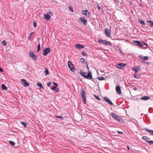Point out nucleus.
Listing matches in <instances>:
<instances>
[{
  "instance_id": "1",
  "label": "nucleus",
  "mask_w": 153,
  "mask_h": 153,
  "mask_svg": "<svg viewBox=\"0 0 153 153\" xmlns=\"http://www.w3.org/2000/svg\"><path fill=\"white\" fill-rule=\"evenodd\" d=\"M80 74L82 77L85 79H90L92 78V73L91 71H88L87 74L80 71Z\"/></svg>"
},
{
  "instance_id": "2",
  "label": "nucleus",
  "mask_w": 153,
  "mask_h": 153,
  "mask_svg": "<svg viewBox=\"0 0 153 153\" xmlns=\"http://www.w3.org/2000/svg\"><path fill=\"white\" fill-rule=\"evenodd\" d=\"M111 116L112 117L113 119L114 120H117L118 122L121 123H124V120L121 118L117 115L114 113H111Z\"/></svg>"
},
{
  "instance_id": "3",
  "label": "nucleus",
  "mask_w": 153,
  "mask_h": 153,
  "mask_svg": "<svg viewBox=\"0 0 153 153\" xmlns=\"http://www.w3.org/2000/svg\"><path fill=\"white\" fill-rule=\"evenodd\" d=\"M98 42L99 43L106 45H111V43L107 41L106 40H103L102 39H99L98 40Z\"/></svg>"
},
{
  "instance_id": "4",
  "label": "nucleus",
  "mask_w": 153,
  "mask_h": 153,
  "mask_svg": "<svg viewBox=\"0 0 153 153\" xmlns=\"http://www.w3.org/2000/svg\"><path fill=\"white\" fill-rule=\"evenodd\" d=\"M29 56L33 60L37 61L38 58L37 56L34 53L33 51H30L29 52Z\"/></svg>"
},
{
  "instance_id": "5",
  "label": "nucleus",
  "mask_w": 153,
  "mask_h": 153,
  "mask_svg": "<svg viewBox=\"0 0 153 153\" xmlns=\"http://www.w3.org/2000/svg\"><path fill=\"white\" fill-rule=\"evenodd\" d=\"M80 95L82 96V101L85 104L86 103V98H85V91L84 89L81 88L80 89Z\"/></svg>"
},
{
  "instance_id": "6",
  "label": "nucleus",
  "mask_w": 153,
  "mask_h": 153,
  "mask_svg": "<svg viewBox=\"0 0 153 153\" xmlns=\"http://www.w3.org/2000/svg\"><path fill=\"white\" fill-rule=\"evenodd\" d=\"M68 68L71 71L73 72L75 71V69L74 66L71 61H68Z\"/></svg>"
},
{
  "instance_id": "7",
  "label": "nucleus",
  "mask_w": 153,
  "mask_h": 153,
  "mask_svg": "<svg viewBox=\"0 0 153 153\" xmlns=\"http://www.w3.org/2000/svg\"><path fill=\"white\" fill-rule=\"evenodd\" d=\"M79 21L81 23L83 24V25L85 26L88 23L87 20L85 19L84 17H81L79 18Z\"/></svg>"
},
{
  "instance_id": "8",
  "label": "nucleus",
  "mask_w": 153,
  "mask_h": 153,
  "mask_svg": "<svg viewBox=\"0 0 153 153\" xmlns=\"http://www.w3.org/2000/svg\"><path fill=\"white\" fill-rule=\"evenodd\" d=\"M50 51V48H45L43 50L42 54L44 56H46Z\"/></svg>"
},
{
  "instance_id": "9",
  "label": "nucleus",
  "mask_w": 153,
  "mask_h": 153,
  "mask_svg": "<svg viewBox=\"0 0 153 153\" xmlns=\"http://www.w3.org/2000/svg\"><path fill=\"white\" fill-rule=\"evenodd\" d=\"M51 13H52L51 11L48 12L47 14H45L44 16V19H46L47 20H50L51 18V16H50Z\"/></svg>"
},
{
  "instance_id": "10",
  "label": "nucleus",
  "mask_w": 153,
  "mask_h": 153,
  "mask_svg": "<svg viewBox=\"0 0 153 153\" xmlns=\"http://www.w3.org/2000/svg\"><path fill=\"white\" fill-rule=\"evenodd\" d=\"M21 81L22 84L24 86L26 87L29 86V84L25 79H22Z\"/></svg>"
},
{
  "instance_id": "11",
  "label": "nucleus",
  "mask_w": 153,
  "mask_h": 153,
  "mask_svg": "<svg viewBox=\"0 0 153 153\" xmlns=\"http://www.w3.org/2000/svg\"><path fill=\"white\" fill-rule=\"evenodd\" d=\"M104 33L107 37H110V32L108 28H106L105 29Z\"/></svg>"
},
{
  "instance_id": "12",
  "label": "nucleus",
  "mask_w": 153,
  "mask_h": 153,
  "mask_svg": "<svg viewBox=\"0 0 153 153\" xmlns=\"http://www.w3.org/2000/svg\"><path fill=\"white\" fill-rule=\"evenodd\" d=\"M132 70L135 71V73H136L140 70V68L139 66H136L132 68Z\"/></svg>"
},
{
  "instance_id": "13",
  "label": "nucleus",
  "mask_w": 153,
  "mask_h": 153,
  "mask_svg": "<svg viewBox=\"0 0 153 153\" xmlns=\"http://www.w3.org/2000/svg\"><path fill=\"white\" fill-rule=\"evenodd\" d=\"M116 90L117 93L118 94H120L121 93V88L119 85H117L116 87Z\"/></svg>"
},
{
  "instance_id": "14",
  "label": "nucleus",
  "mask_w": 153,
  "mask_h": 153,
  "mask_svg": "<svg viewBox=\"0 0 153 153\" xmlns=\"http://www.w3.org/2000/svg\"><path fill=\"white\" fill-rule=\"evenodd\" d=\"M126 65V64L120 63L117 65V67L119 69H121L124 68Z\"/></svg>"
},
{
  "instance_id": "15",
  "label": "nucleus",
  "mask_w": 153,
  "mask_h": 153,
  "mask_svg": "<svg viewBox=\"0 0 153 153\" xmlns=\"http://www.w3.org/2000/svg\"><path fill=\"white\" fill-rule=\"evenodd\" d=\"M82 14L83 15H85L87 17H89L90 15L89 12H88V11L86 10L83 11H82Z\"/></svg>"
},
{
  "instance_id": "16",
  "label": "nucleus",
  "mask_w": 153,
  "mask_h": 153,
  "mask_svg": "<svg viewBox=\"0 0 153 153\" xmlns=\"http://www.w3.org/2000/svg\"><path fill=\"white\" fill-rule=\"evenodd\" d=\"M104 100L107 102L110 105H113V104L109 99L107 98L106 97H104L103 98Z\"/></svg>"
},
{
  "instance_id": "17",
  "label": "nucleus",
  "mask_w": 153,
  "mask_h": 153,
  "mask_svg": "<svg viewBox=\"0 0 153 153\" xmlns=\"http://www.w3.org/2000/svg\"><path fill=\"white\" fill-rule=\"evenodd\" d=\"M134 42L135 45L140 46V48H142L143 47V45L140 41H134Z\"/></svg>"
},
{
  "instance_id": "18",
  "label": "nucleus",
  "mask_w": 153,
  "mask_h": 153,
  "mask_svg": "<svg viewBox=\"0 0 153 153\" xmlns=\"http://www.w3.org/2000/svg\"><path fill=\"white\" fill-rule=\"evenodd\" d=\"M75 47L78 49H82L84 48V46L79 44H77L75 45Z\"/></svg>"
},
{
  "instance_id": "19",
  "label": "nucleus",
  "mask_w": 153,
  "mask_h": 153,
  "mask_svg": "<svg viewBox=\"0 0 153 153\" xmlns=\"http://www.w3.org/2000/svg\"><path fill=\"white\" fill-rule=\"evenodd\" d=\"M51 89L53 91H55V93L58 92L59 91V88L57 86H53L52 88H51Z\"/></svg>"
},
{
  "instance_id": "20",
  "label": "nucleus",
  "mask_w": 153,
  "mask_h": 153,
  "mask_svg": "<svg viewBox=\"0 0 153 153\" xmlns=\"http://www.w3.org/2000/svg\"><path fill=\"white\" fill-rule=\"evenodd\" d=\"M150 97L149 96H143L141 98V99L142 100H147L150 99Z\"/></svg>"
},
{
  "instance_id": "21",
  "label": "nucleus",
  "mask_w": 153,
  "mask_h": 153,
  "mask_svg": "<svg viewBox=\"0 0 153 153\" xmlns=\"http://www.w3.org/2000/svg\"><path fill=\"white\" fill-rule=\"evenodd\" d=\"M138 21L141 25H145L146 24L143 20L142 19H138Z\"/></svg>"
},
{
  "instance_id": "22",
  "label": "nucleus",
  "mask_w": 153,
  "mask_h": 153,
  "mask_svg": "<svg viewBox=\"0 0 153 153\" xmlns=\"http://www.w3.org/2000/svg\"><path fill=\"white\" fill-rule=\"evenodd\" d=\"M142 138L143 140H145L146 142H147V141H149L148 140H149L150 139V138H148L146 136H143Z\"/></svg>"
},
{
  "instance_id": "23",
  "label": "nucleus",
  "mask_w": 153,
  "mask_h": 153,
  "mask_svg": "<svg viewBox=\"0 0 153 153\" xmlns=\"http://www.w3.org/2000/svg\"><path fill=\"white\" fill-rule=\"evenodd\" d=\"M147 21L150 23L151 27L153 28V22L151 20H147Z\"/></svg>"
},
{
  "instance_id": "24",
  "label": "nucleus",
  "mask_w": 153,
  "mask_h": 153,
  "mask_svg": "<svg viewBox=\"0 0 153 153\" xmlns=\"http://www.w3.org/2000/svg\"><path fill=\"white\" fill-rule=\"evenodd\" d=\"M37 85L38 86L40 87L42 89H43L44 88L42 86V84L39 82H37Z\"/></svg>"
},
{
  "instance_id": "25",
  "label": "nucleus",
  "mask_w": 153,
  "mask_h": 153,
  "mask_svg": "<svg viewBox=\"0 0 153 153\" xmlns=\"http://www.w3.org/2000/svg\"><path fill=\"white\" fill-rule=\"evenodd\" d=\"M1 87L2 89L5 90H6L7 89V87L4 84H2Z\"/></svg>"
},
{
  "instance_id": "26",
  "label": "nucleus",
  "mask_w": 153,
  "mask_h": 153,
  "mask_svg": "<svg viewBox=\"0 0 153 153\" xmlns=\"http://www.w3.org/2000/svg\"><path fill=\"white\" fill-rule=\"evenodd\" d=\"M44 73H45V75H47L49 74V71L47 68H45Z\"/></svg>"
},
{
  "instance_id": "27",
  "label": "nucleus",
  "mask_w": 153,
  "mask_h": 153,
  "mask_svg": "<svg viewBox=\"0 0 153 153\" xmlns=\"http://www.w3.org/2000/svg\"><path fill=\"white\" fill-rule=\"evenodd\" d=\"M97 79H98L100 80H105V78L103 76L98 77Z\"/></svg>"
},
{
  "instance_id": "28",
  "label": "nucleus",
  "mask_w": 153,
  "mask_h": 153,
  "mask_svg": "<svg viewBox=\"0 0 153 153\" xmlns=\"http://www.w3.org/2000/svg\"><path fill=\"white\" fill-rule=\"evenodd\" d=\"M40 44L39 43V45L37 46V52H39L40 51Z\"/></svg>"
},
{
  "instance_id": "29",
  "label": "nucleus",
  "mask_w": 153,
  "mask_h": 153,
  "mask_svg": "<svg viewBox=\"0 0 153 153\" xmlns=\"http://www.w3.org/2000/svg\"><path fill=\"white\" fill-rule=\"evenodd\" d=\"M134 77L137 79H139L140 78V76H137L136 73H135V74L134 75Z\"/></svg>"
},
{
  "instance_id": "30",
  "label": "nucleus",
  "mask_w": 153,
  "mask_h": 153,
  "mask_svg": "<svg viewBox=\"0 0 153 153\" xmlns=\"http://www.w3.org/2000/svg\"><path fill=\"white\" fill-rule=\"evenodd\" d=\"M9 142L12 146H13L15 144V143L13 141H10Z\"/></svg>"
},
{
  "instance_id": "31",
  "label": "nucleus",
  "mask_w": 153,
  "mask_h": 153,
  "mask_svg": "<svg viewBox=\"0 0 153 153\" xmlns=\"http://www.w3.org/2000/svg\"><path fill=\"white\" fill-rule=\"evenodd\" d=\"M68 8L69 10L73 12V9L72 8V7L71 6H68Z\"/></svg>"
},
{
  "instance_id": "32",
  "label": "nucleus",
  "mask_w": 153,
  "mask_h": 153,
  "mask_svg": "<svg viewBox=\"0 0 153 153\" xmlns=\"http://www.w3.org/2000/svg\"><path fill=\"white\" fill-rule=\"evenodd\" d=\"M25 127H26L27 124L23 122H20Z\"/></svg>"
},
{
  "instance_id": "33",
  "label": "nucleus",
  "mask_w": 153,
  "mask_h": 153,
  "mask_svg": "<svg viewBox=\"0 0 153 153\" xmlns=\"http://www.w3.org/2000/svg\"><path fill=\"white\" fill-rule=\"evenodd\" d=\"M94 97L96 98V99H97L99 100H100V99L99 97L95 94L94 95Z\"/></svg>"
},
{
  "instance_id": "34",
  "label": "nucleus",
  "mask_w": 153,
  "mask_h": 153,
  "mask_svg": "<svg viewBox=\"0 0 153 153\" xmlns=\"http://www.w3.org/2000/svg\"><path fill=\"white\" fill-rule=\"evenodd\" d=\"M148 59V56H144L143 58V59L144 61L147 60Z\"/></svg>"
},
{
  "instance_id": "35",
  "label": "nucleus",
  "mask_w": 153,
  "mask_h": 153,
  "mask_svg": "<svg viewBox=\"0 0 153 153\" xmlns=\"http://www.w3.org/2000/svg\"><path fill=\"white\" fill-rule=\"evenodd\" d=\"M145 129L146 131H148L149 132L152 134V132L153 130H149L147 128H146Z\"/></svg>"
},
{
  "instance_id": "36",
  "label": "nucleus",
  "mask_w": 153,
  "mask_h": 153,
  "mask_svg": "<svg viewBox=\"0 0 153 153\" xmlns=\"http://www.w3.org/2000/svg\"><path fill=\"white\" fill-rule=\"evenodd\" d=\"M2 44L4 46H6L7 45L6 42L5 40H3L2 42Z\"/></svg>"
},
{
  "instance_id": "37",
  "label": "nucleus",
  "mask_w": 153,
  "mask_h": 153,
  "mask_svg": "<svg viewBox=\"0 0 153 153\" xmlns=\"http://www.w3.org/2000/svg\"><path fill=\"white\" fill-rule=\"evenodd\" d=\"M56 117L57 118H59V119H63V117L61 116H56Z\"/></svg>"
},
{
  "instance_id": "38",
  "label": "nucleus",
  "mask_w": 153,
  "mask_h": 153,
  "mask_svg": "<svg viewBox=\"0 0 153 153\" xmlns=\"http://www.w3.org/2000/svg\"><path fill=\"white\" fill-rule=\"evenodd\" d=\"M147 142L149 144H152L153 143V141L151 140V141H147Z\"/></svg>"
},
{
  "instance_id": "39",
  "label": "nucleus",
  "mask_w": 153,
  "mask_h": 153,
  "mask_svg": "<svg viewBox=\"0 0 153 153\" xmlns=\"http://www.w3.org/2000/svg\"><path fill=\"white\" fill-rule=\"evenodd\" d=\"M37 23L35 22H33V26L34 27H36Z\"/></svg>"
},
{
  "instance_id": "40",
  "label": "nucleus",
  "mask_w": 153,
  "mask_h": 153,
  "mask_svg": "<svg viewBox=\"0 0 153 153\" xmlns=\"http://www.w3.org/2000/svg\"><path fill=\"white\" fill-rule=\"evenodd\" d=\"M51 84V82H48L47 83V85L48 87H50Z\"/></svg>"
},
{
  "instance_id": "41",
  "label": "nucleus",
  "mask_w": 153,
  "mask_h": 153,
  "mask_svg": "<svg viewBox=\"0 0 153 153\" xmlns=\"http://www.w3.org/2000/svg\"><path fill=\"white\" fill-rule=\"evenodd\" d=\"M81 53L84 56H85L87 55V54L83 51H82L81 52Z\"/></svg>"
},
{
  "instance_id": "42",
  "label": "nucleus",
  "mask_w": 153,
  "mask_h": 153,
  "mask_svg": "<svg viewBox=\"0 0 153 153\" xmlns=\"http://www.w3.org/2000/svg\"><path fill=\"white\" fill-rule=\"evenodd\" d=\"M80 60L81 61V62H82V63H83L85 61V59H84L83 58H81L80 59Z\"/></svg>"
},
{
  "instance_id": "43",
  "label": "nucleus",
  "mask_w": 153,
  "mask_h": 153,
  "mask_svg": "<svg viewBox=\"0 0 153 153\" xmlns=\"http://www.w3.org/2000/svg\"><path fill=\"white\" fill-rule=\"evenodd\" d=\"M33 33V32H32V33H30V34H29V38H28V39L29 40V39H30V38H31V36H32V34Z\"/></svg>"
},
{
  "instance_id": "44",
  "label": "nucleus",
  "mask_w": 153,
  "mask_h": 153,
  "mask_svg": "<svg viewBox=\"0 0 153 153\" xmlns=\"http://www.w3.org/2000/svg\"><path fill=\"white\" fill-rule=\"evenodd\" d=\"M97 7H98V9L99 10H101V7H100L99 5H97Z\"/></svg>"
},
{
  "instance_id": "45",
  "label": "nucleus",
  "mask_w": 153,
  "mask_h": 153,
  "mask_svg": "<svg viewBox=\"0 0 153 153\" xmlns=\"http://www.w3.org/2000/svg\"><path fill=\"white\" fill-rule=\"evenodd\" d=\"M117 132L119 133V134H123V132L120 131H117Z\"/></svg>"
},
{
  "instance_id": "46",
  "label": "nucleus",
  "mask_w": 153,
  "mask_h": 153,
  "mask_svg": "<svg viewBox=\"0 0 153 153\" xmlns=\"http://www.w3.org/2000/svg\"><path fill=\"white\" fill-rule=\"evenodd\" d=\"M53 84L54 85H55V86H58V84H57V83H55V82H53Z\"/></svg>"
},
{
  "instance_id": "47",
  "label": "nucleus",
  "mask_w": 153,
  "mask_h": 153,
  "mask_svg": "<svg viewBox=\"0 0 153 153\" xmlns=\"http://www.w3.org/2000/svg\"><path fill=\"white\" fill-rule=\"evenodd\" d=\"M85 63L86 64V67L87 68V70H89V68L88 66V64L87 63V62H85Z\"/></svg>"
},
{
  "instance_id": "48",
  "label": "nucleus",
  "mask_w": 153,
  "mask_h": 153,
  "mask_svg": "<svg viewBox=\"0 0 153 153\" xmlns=\"http://www.w3.org/2000/svg\"><path fill=\"white\" fill-rule=\"evenodd\" d=\"M139 58L141 59H143V57L141 55H139Z\"/></svg>"
},
{
  "instance_id": "49",
  "label": "nucleus",
  "mask_w": 153,
  "mask_h": 153,
  "mask_svg": "<svg viewBox=\"0 0 153 153\" xmlns=\"http://www.w3.org/2000/svg\"><path fill=\"white\" fill-rule=\"evenodd\" d=\"M137 88L135 87H134V88H133V90L134 91H136L137 90Z\"/></svg>"
},
{
  "instance_id": "50",
  "label": "nucleus",
  "mask_w": 153,
  "mask_h": 153,
  "mask_svg": "<svg viewBox=\"0 0 153 153\" xmlns=\"http://www.w3.org/2000/svg\"><path fill=\"white\" fill-rule=\"evenodd\" d=\"M91 80L94 82L95 83H96V82H95V81L94 80V79H93L92 78L91 79Z\"/></svg>"
},
{
  "instance_id": "51",
  "label": "nucleus",
  "mask_w": 153,
  "mask_h": 153,
  "mask_svg": "<svg viewBox=\"0 0 153 153\" xmlns=\"http://www.w3.org/2000/svg\"><path fill=\"white\" fill-rule=\"evenodd\" d=\"M143 43H144V44H145L147 46V47H148V45H147V44L146 43H145L144 42H143Z\"/></svg>"
},
{
  "instance_id": "52",
  "label": "nucleus",
  "mask_w": 153,
  "mask_h": 153,
  "mask_svg": "<svg viewBox=\"0 0 153 153\" xmlns=\"http://www.w3.org/2000/svg\"><path fill=\"white\" fill-rule=\"evenodd\" d=\"M127 149H128V150H130V148L129 147V146H127Z\"/></svg>"
},
{
  "instance_id": "53",
  "label": "nucleus",
  "mask_w": 153,
  "mask_h": 153,
  "mask_svg": "<svg viewBox=\"0 0 153 153\" xmlns=\"http://www.w3.org/2000/svg\"><path fill=\"white\" fill-rule=\"evenodd\" d=\"M120 52L121 53H122V54H123V53L121 51H120Z\"/></svg>"
},
{
  "instance_id": "54",
  "label": "nucleus",
  "mask_w": 153,
  "mask_h": 153,
  "mask_svg": "<svg viewBox=\"0 0 153 153\" xmlns=\"http://www.w3.org/2000/svg\"><path fill=\"white\" fill-rule=\"evenodd\" d=\"M140 5L142 7H143V6L141 4H140Z\"/></svg>"
},
{
  "instance_id": "55",
  "label": "nucleus",
  "mask_w": 153,
  "mask_h": 153,
  "mask_svg": "<svg viewBox=\"0 0 153 153\" xmlns=\"http://www.w3.org/2000/svg\"><path fill=\"white\" fill-rule=\"evenodd\" d=\"M152 135H153V130L152 131Z\"/></svg>"
},
{
  "instance_id": "56",
  "label": "nucleus",
  "mask_w": 153,
  "mask_h": 153,
  "mask_svg": "<svg viewBox=\"0 0 153 153\" xmlns=\"http://www.w3.org/2000/svg\"><path fill=\"white\" fill-rule=\"evenodd\" d=\"M17 0V1H18L19 0Z\"/></svg>"
},
{
  "instance_id": "57",
  "label": "nucleus",
  "mask_w": 153,
  "mask_h": 153,
  "mask_svg": "<svg viewBox=\"0 0 153 153\" xmlns=\"http://www.w3.org/2000/svg\"><path fill=\"white\" fill-rule=\"evenodd\" d=\"M152 100H153V99Z\"/></svg>"
}]
</instances>
